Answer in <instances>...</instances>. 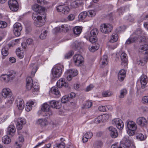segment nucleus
Wrapping results in <instances>:
<instances>
[{
    "instance_id": "obj_52",
    "label": "nucleus",
    "mask_w": 148,
    "mask_h": 148,
    "mask_svg": "<svg viewBox=\"0 0 148 148\" xmlns=\"http://www.w3.org/2000/svg\"><path fill=\"white\" fill-rule=\"evenodd\" d=\"M73 54V52L72 51H70L67 53H66L64 56L65 59H69L70 58Z\"/></svg>"
},
{
    "instance_id": "obj_10",
    "label": "nucleus",
    "mask_w": 148,
    "mask_h": 148,
    "mask_svg": "<svg viewBox=\"0 0 148 148\" xmlns=\"http://www.w3.org/2000/svg\"><path fill=\"white\" fill-rule=\"evenodd\" d=\"M68 75L67 76L66 79L68 81H71L72 77L77 75L78 74V71L75 69H71L67 70L66 71Z\"/></svg>"
},
{
    "instance_id": "obj_26",
    "label": "nucleus",
    "mask_w": 148,
    "mask_h": 148,
    "mask_svg": "<svg viewBox=\"0 0 148 148\" xmlns=\"http://www.w3.org/2000/svg\"><path fill=\"white\" fill-rule=\"evenodd\" d=\"M36 123L42 127L45 126L47 124V120L45 119H38L36 121Z\"/></svg>"
},
{
    "instance_id": "obj_39",
    "label": "nucleus",
    "mask_w": 148,
    "mask_h": 148,
    "mask_svg": "<svg viewBox=\"0 0 148 148\" xmlns=\"http://www.w3.org/2000/svg\"><path fill=\"white\" fill-rule=\"evenodd\" d=\"M81 32L82 28L80 27L76 26L74 28L73 32L74 34L76 35H79L81 33Z\"/></svg>"
},
{
    "instance_id": "obj_18",
    "label": "nucleus",
    "mask_w": 148,
    "mask_h": 148,
    "mask_svg": "<svg viewBox=\"0 0 148 148\" xmlns=\"http://www.w3.org/2000/svg\"><path fill=\"white\" fill-rule=\"evenodd\" d=\"M123 145L124 148H135L134 143L129 140H126Z\"/></svg>"
},
{
    "instance_id": "obj_5",
    "label": "nucleus",
    "mask_w": 148,
    "mask_h": 148,
    "mask_svg": "<svg viewBox=\"0 0 148 148\" xmlns=\"http://www.w3.org/2000/svg\"><path fill=\"white\" fill-rule=\"evenodd\" d=\"M142 32L140 30H137L134 32L130 37L127 40L125 43L130 44L135 42L139 36H141Z\"/></svg>"
},
{
    "instance_id": "obj_54",
    "label": "nucleus",
    "mask_w": 148,
    "mask_h": 148,
    "mask_svg": "<svg viewBox=\"0 0 148 148\" xmlns=\"http://www.w3.org/2000/svg\"><path fill=\"white\" fill-rule=\"evenodd\" d=\"M39 89L38 86L36 85V83H34L32 88V91L33 92L38 91Z\"/></svg>"
},
{
    "instance_id": "obj_59",
    "label": "nucleus",
    "mask_w": 148,
    "mask_h": 148,
    "mask_svg": "<svg viewBox=\"0 0 148 148\" xmlns=\"http://www.w3.org/2000/svg\"><path fill=\"white\" fill-rule=\"evenodd\" d=\"M139 39L140 42L145 43L146 42L147 40L145 36H140Z\"/></svg>"
},
{
    "instance_id": "obj_13",
    "label": "nucleus",
    "mask_w": 148,
    "mask_h": 148,
    "mask_svg": "<svg viewBox=\"0 0 148 148\" xmlns=\"http://www.w3.org/2000/svg\"><path fill=\"white\" fill-rule=\"evenodd\" d=\"M56 9L58 12L64 14H67L69 10L68 7L64 5H58Z\"/></svg>"
},
{
    "instance_id": "obj_51",
    "label": "nucleus",
    "mask_w": 148,
    "mask_h": 148,
    "mask_svg": "<svg viewBox=\"0 0 148 148\" xmlns=\"http://www.w3.org/2000/svg\"><path fill=\"white\" fill-rule=\"evenodd\" d=\"M47 33V30H45L42 33L40 36V39L42 40L45 38Z\"/></svg>"
},
{
    "instance_id": "obj_57",
    "label": "nucleus",
    "mask_w": 148,
    "mask_h": 148,
    "mask_svg": "<svg viewBox=\"0 0 148 148\" xmlns=\"http://www.w3.org/2000/svg\"><path fill=\"white\" fill-rule=\"evenodd\" d=\"M7 24L5 22L0 21V28H3L6 27Z\"/></svg>"
},
{
    "instance_id": "obj_1",
    "label": "nucleus",
    "mask_w": 148,
    "mask_h": 148,
    "mask_svg": "<svg viewBox=\"0 0 148 148\" xmlns=\"http://www.w3.org/2000/svg\"><path fill=\"white\" fill-rule=\"evenodd\" d=\"M32 8L34 11V12L32 14L33 19L35 21L38 19H42L41 16H38L37 13L41 14L43 13L45 11L44 8L37 4H36L33 5Z\"/></svg>"
},
{
    "instance_id": "obj_31",
    "label": "nucleus",
    "mask_w": 148,
    "mask_h": 148,
    "mask_svg": "<svg viewBox=\"0 0 148 148\" xmlns=\"http://www.w3.org/2000/svg\"><path fill=\"white\" fill-rule=\"evenodd\" d=\"M16 73L13 71H10L9 74L8 75V81L9 82L12 80L15 77Z\"/></svg>"
},
{
    "instance_id": "obj_37",
    "label": "nucleus",
    "mask_w": 148,
    "mask_h": 148,
    "mask_svg": "<svg viewBox=\"0 0 148 148\" xmlns=\"http://www.w3.org/2000/svg\"><path fill=\"white\" fill-rule=\"evenodd\" d=\"M8 48L4 47L3 48L1 51V54L3 56L2 58L3 59L5 58V57L8 54Z\"/></svg>"
},
{
    "instance_id": "obj_34",
    "label": "nucleus",
    "mask_w": 148,
    "mask_h": 148,
    "mask_svg": "<svg viewBox=\"0 0 148 148\" xmlns=\"http://www.w3.org/2000/svg\"><path fill=\"white\" fill-rule=\"evenodd\" d=\"M81 46V43L77 41H75L73 45V48L75 50L79 49Z\"/></svg>"
},
{
    "instance_id": "obj_44",
    "label": "nucleus",
    "mask_w": 148,
    "mask_h": 148,
    "mask_svg": "<svg viewBox=\"0 0 148 148\" xmlns=\"http://www.w3.org/2000/svg\"><path fill=\"white\" fill-rule=\"evenodd\" d=\"M87 13L86 12L84 11L81 12L79 15V18L81 20L84 19L87 16Z\"/></svg>"
},
{
    "instance_id": "obj_41",
    "label": "nucleus",
    "mask_w": 148,
    "mask_h": 148,
    "mask_svg": "<svg viewBox=\"0 0 148 148\" xmlns=\"http://www.w3.org/2000/svg\"><path fill=\"white\" fill-rule=\"evenodd\" d=\"M108 57L107 55H104L103 58H101V62L102 63V65L104 66L108 64L107 59Z\"/></svg>"
},
{
    "instance_id": "obj_24",
    "label": "nucleus",
    "mask_w": 148,
    "mask_h": 148,
    "mask_svg": "<svg viewBox=\"0 0 148 148\" xmlns=\"http://www.w3.org/2000/svg\"><path fill=\"white\" fill-rule=\"evenodd\" d=\"M15 131L16 129L15 126L13 125H10L8 126V128L7 134L13 136Z\"/></svg>"
},
{
    "instance_id": "obj_17",
    "label": "nucleus",
    "mask_w": 148,
    "mask_h": 148,
    "mask_svg": "<svg viewBox=\"0 0 148 148\" xmlns=\"http://www.w3.org/2000/svg\"><path fill=\"white\" fill-rule=\"evenodd\" d=\"M34 83L33 82L32 78L30 77H27L26 79V88L28 90L32 89Z\"/></svg>"
},
{
    "instance_id": "obj_42",
    "label": "nucleus",
    "mask_w": 148,
    "mask_h": 148,
    "mask_svg": "<svg viewBox=\"0 0 148 148\" xmlns=\"http://www.w3.org/2000/svg\"><path fill=\"white\" fill-rule=\"evenodd\" d=\"M127 93V91L125 89H123L120 91V95L119 96V97L120 99L123 98Z\"/></svg>"
},
{
    "instance_id": "obj_47",
    "label": "nucleus",
    "mask_w": 148,
    "mask_h": 148,
    "mask_svg": "<svg viewBox=\"0 0 148 148\" xmlns=\"http://www.w3.org/2000/svg\"><path fill=\"white\" fill-rule=\"evenodd\" d=\"M102 115H100L98 116L96 118H95L94 120L95 123L97 124L101 123V122H102Z\"/></svg>"
},
{
    "instance_id": "obj_28",
    "label": "nucleus",
    "mask_w": 148,
    "mask_h": 148,
    "mask_svg": "<svg viewBox=\"0 0 148 148\" xmlns=\"http://www.w3.org/2000/svg\"><path fill=\"white\" fill-rule=\"evenodd\" d=\"M17 106L19 110L23 109L24 107V103L23 100L21 99H18L16 101Z\"/></svg>"
},
{
    "instance_id": "obj_53",
    "label": "nucleus",
    "mask_w": 148,
    "mask_h": 148,
    "mask_svg": "<svg viewBox=\"0 0 148 148\" xmlns=\"http://www.w3.org/2000/svg\"><path fill=\"white\" fill-rule=\"evenodd\" d=\"M88 14V16L90 17H92L95 15L96 13L95 11L94 10H90L87 12Z\"/></svg>"
},
{
    "instance_id": "obj_6",
    "label": "nucleus",
    "mask_w": 148,
    "mask_h": 148,
    "mask_svg": "<svg viewBox=\"0 0 148 148\" xmlns=\"http://www.w3.org/2000/svg\"><path fill=\"white\" fill-rule=\"evenodd\" d=\"M62 66L60 64L56 65L52 69V73L54 77H60L62 71Z\"/></svg>"
},
{
    "instance_id": "obj_22",
    "label": "nucleus",
    "mask_w": 148,
    "mask_h": 148,
    "mask_svg": "<svg viewBox=\"0 0 148 148\" xmlns=\"http://www.w3.org/2000/svg\"><path fill=\"white\" fill-rule=\"evenodd\" d=\"M125 74L126 72L123 69H121L119 71L118 75V77L119 81L122 82L123 80L125 77Z\"/></svg>"
},
{
    "instance_id": "obj_36",
    "label": "nucleus",
    "mask_w": 148,
    "mask_h": 148,
    "mask_svg": "<svg viewBox=\"0 0 148 148\" xmlns=\"http://www.w3.org/2000/svg\"><path fill=\"white\" fill-rule=\"evenodd\" d=\"M92 105V103L90 101H86L83 104L82 108L83 109L89 108Z\"/></svg>"
},
{
    "instance_id": "obj_45",
    "label": "nucleus",
    "mask_w": 148,
    "mask_h": 148,
    "mask_svg": "<svg viewBox=\"0 0 148 148\" xmlns=\"http://www.w3.org/2000/svg\"><path fill=\"white\" fill-rule=\"evenodd\" d=\"M41 19H38L34 22V24L37 27H39L43 26L44 25V23L42 22Z\"/></svg>"
},
{
    "instance_id": "obj_50",
    "label": "nucleus",
    "mask_w": 148,
    "mask_h": 148,
    "mask_svg": "<svg viewBox=\"0 0 148 148\" xmlns=\"http://www.w3.org/2000/svg\"><path fill=\"white\" fill-rule=\"evenodd\" d=\"M67 95L63 96L61 99V101L62 103H65L68 102L69 100V98Z\"/></svg>"
},
{
    "instance_id": "obj_29",
    "label": "nucleus",
    "mask_w": 148,
    "mask_h": 148,
    "mask_svg": "<svg viewBox=\"0 0 148 148\" xmlns=\"http://www.w3.org/2000/svg\"><path fill=\"white\" fill-rule=\"evenodd\" d=\"M34 103L32 101H29L26 104L25 109L27 112L29 111L32 109L33 106L34 105Z\"/></svg>"
},
{
    "instance_id": "obj_49",
    "label": "nucleus",
    "mask_w": 148,
    "mask_h": 148,
    "mask_svg": "<svg viewBox=\"0 0 148 148\" xmlns=\"http://www.w3.org/2000/svg\"><path fill=\"white\" fill-rule=\"evenodd\" d=\"M0 79L2 81H5L6 82H8V75L3 74L0 77Z\"/></svg>"
},
{
    "instance_id": "obj_14",
    "label": "nucleus",
    "mask_w": 148,
    "mask_h": 148,
    "mask_svg": "<svg viewBox=\"0 0 148 148\" xmlns=\"http://www.w3.org/2000/svg\"><path fill=\"white\" fill-rule=\"evenodd\" d=\"M16 127L17 130H21L23 128V125L26 124V120L24 118H20L16 119Z\"/></svg>"
},
{
    "instance_id": "obj_15",
    "label": "nucleus",
    "mask_w": 148,
    "mask_h": 148,
    "mask_svg": "<svg viewBox=\"0 0 148 148\" xmlns=\"http://www.w3.org/2000/svg\"><path fill=\"white\" fill-rule=\"evenodd\" d=\"M56 85L57 87L59 88L63 86L65 88H67L68 87V83L65 81L64 79L62 78L60 79L58 81Z\"/></svg>"
},
{
    "instance_id": "obj_2",
    "label": "nucleus",
    "mask_w": 148,
    "mask_h": 148,
    "mask_svg": "<svg viewBox=\"0 0 148 148\" xmlns=\"http://www.w3.org/2000/svg\"><path fill=\"white\" fill-rule=\"evenodd\" d=\"M52 113L50 106L47 103H44L42 106L41 110L38 112L39 115L42 114L43 116L47 118L52 115Z\"/></svg>"
},
{
    "instance_id": "obj_61",
    "label": "nucleus",
    "mask_w": 148,
    "mask_h": 148,
    "mask_svg": "<svg viewBox=\"0 0 148 148\" xmlns=\"http://www.w3.org/2000/svg\"><path fill=\"white\" fill-rule=\"evenodd\" d=\"M99 109L100 111L104 112L106 111L107 109L105 106H101L99 107Z\"/></svg>"
},
{
    "instance_id": "obj_21",
    "label": "nucleus",
    "mask_w": 148,
    "mask_h": 148,
    "mask_svg": "<svg viewBox=\"0 0 148 148\" xmlns=\"http://www.w3.org/2000/svg\"><path fill=\"white\" fill-rule=\"evenodd\" d=\"M121 65H124V66H127V54L124 52L122 53L121 55Z\"/></svg>"
},
{
    "instance_id": "obj_20",
    "label": "nucleus",
    "mask_w": 148,
    "mask_h": 148,
    "mask_svg": "<svg viewBox=\"0 0 148 148\" xmlns=\"http://www.w3.org/2000/svg\"><path fill=\"white\" fill-rule=\"evenodd\" d=\"M136 123L138 125L141 126H144L147 123L146 119L143 117L138 118L136 120Z\"/></svg>"
},
{
    "instance_id": "obj_19",
    "label": "nucleus",
    "mask_w": 148,
    "mask_h": 148,
    "mask_svg": "<svg viewBox=\"0 0 148 148\" xmlns=\"http://www.w3.org/2000/svg\"><path fill=\"white\" fill-rule=\"evenodd\" d=\"M140 82L142 88H144L147 82V79L146 76L144 75H142L140 78Z\"/></svg>"
},
{
    "instance_id": "obj_46",
    "label": "nucleus",
    "mask_w": 148,
    "mask_h": 148,
    "mask_svg": "<svg viewBox=\"0 0 148 148\" xmlns=\"http://www.w3.org/2000/svg\"><path fill=\"white\" fill-rule=\"evenodd\" d=\"M99 33V30L97 28H94L92 29L90 32V36L94 37H96Z\"/></svg>"
},
{
    "instance_id": "obj_64",
    "label": "nucleus",
    "mask_w": 148,
    "mask_h": 148,
    "mask_svg": "<svg viewBox=\"0 0 148 148\" xmlns=\"http://www.w3.org/2000/svg\"><path fill=\"white\" fill-rule=\"evenodd\" d=\"M27 43L29 45H33L34 44L33 40L31 38H29L26 40Z\"/></svg>"
},
{
    "instance_id": "obj_9",
    "label": "nucleus",
    "mask_w": 148,
    "mask_h": 148,
    "mask_svg": "<svg viewBox=\"0 0 148 148\" xmlns=\"http://www.w3.org/2000/svg\"><path fill=\"white\" fill-rule=\"evenodd\" d=\"M8 3L9 8L11 10L16 11L18 10L19 5L16 0H10Z\"/></svg>"
},
{
    "instance_id": "obj_43",
    "label": "nucleus",
    "mask_w": 148,
    "mask_h": 148,
    "mask_svg": "<svg viewBox=\"0 0 148 148\" xmlns=\"http://www.w3.org/2000/svg\"><path fill=\"white\" fill-rule=\"evenodd\" d=\"M51 91L52 93L56 95H59L60 92L58 90V88L55 87H53L51 89Z\"/></svg>"
},
{
    "instance_id": "obj_25",
    "label": "nucleus",
    "mask_w": 148,
    "mask_h": 148,
    "mask_svg": "<svg viewBox=\"0 0 148 148\" xmlns=\"http://www.w3.org/2000/svg\"><path fill=\"white\" fill-rule=\"evenodd\" d=\"M82 3V0H77L71 3L70 5L72 8H75L81 5Z\"/></svg>"
},
{
    "instance_id": "obj_58",
    "label": "nucleus",
    "mask_w": 148,
    "mask_h": 148,
    "mask_svg": "<svg viewBox=\"0 0 148 148\" xmlns=\"http://www.w3.org/2000/svg\"><path fill=\"white\" fill-rule=\"evenodd\" d=\"M142 101L143 103L148 104V96L143 97L142 98Z\"/></svg>"
},
{
    "instance_id": "obj_55",
    "label": "nucleus",
    "mask_w": 148,
    "mask_h": 148,
    "mask_svg": "<svg viewBox=\"0 0 148 148\" xmlns=\"http://www.w3.org/2000/svg\"><path fill=\"white\" fill-rule=\"evenodd\" d=\"M61 31L64 32H67L69 30V29L66 25H62L61 27Z\"/></svg>"
},
{
    "instance_id": "obj_30",
    "label": "nucleus",
    "mask_w": 148,
    "mask_h": 148,
    "mask_svg": "<svg viewBox=\"0 0 148 148\" xmlns=\"http://www.w3.org/2000/svg\"><path fill=\"white\" fill-rule=\"evenodd\" d=\"M30 68L32 70L31 75L32 76H34L37 70V67L34 64L32 63L30 65Z\"/></svg>"
},
{
    "instance_id": "obj_62",
    "label": "nucleus",
    "mask_w": 148,
    "mask_h": 148,
    "mask_svg": "<svg viewBox=\"0 0 148 148\" xmlns=\"http://www.w3.org/2000/svg\"><path fill=\"white\" fill-rule=\"evenodd\" d=\"M111 94L108 91H104L102 93V95L104 97L110 96Z\"/></svg>"
},
{
    "instance_id": "obj_23",
    "label": "nucleus",
    "mask_w": 148,
    "mask_h": 148,
    "mask_svg": "<svg viewBox=\"0 0 148 148\" xmlns=\"http://www.w3.org/2000/svg\"><path fill=\"white\" fill-rule=\"evenodd\" d=\"M141 49L143 50V51H145V53L146 55V56L144 58V60L146 63L148 60L147 55L148 53V45L147 44L144 45L141 48Z\"/></svg>"
},
{
    "instance_id": "obj_8",
    "label": "nucleus",
    "mask_w": 148,
    "mask_h": 148,
    "mask_svg": "<svg viewBox=\"0 0 148 148\" xmlns=\"http://www.w3.org/2000/svg\"><path fill=\"white\" fill-rule=\"evenodd\" d=\"M112 28V26L109 24H104L100 26V28L101 32L106 34H108L111 32Z\"/></svg>"
},
{
    "instance_id": "obj_32",
    "label": "nucleus",
    "mask_w": 148,
    "mask_h": 148,
    "mask_svg": "<svg viewBox=\"0 0 148 148\" xmlns=\"http://www.w3.org/2000/svg\"><path fill=\"white\" fill-rule=\"evenodd\" d=\"M58 102L54 100H52L49 102L50 106L53 108L59 109L60 108V107L58 106Z\"/></svg>"
},
{
    "instance_id": "obj_63",
    "label": "nucleus",
    "mask_w": 148,
    "mask_h": 148,
    "mask_svg": "<svg viewBox=\"0 0 148 148\" xmlns=\"http://www.w3.org/2000/svg\"><path fill=\"white\" fill-rule=\"evenodd\" d=\"M69 98V100L74 98L75 96V93L72 92L69 95H67Z\"/></svg>"
},
{
    "instance_id": "obj_16",
    "label": "nucleus",
    "mask_w": 148,
    "mask_h": 148,
    "mask_svg": "<svg viewBox=\"0 0 148 148\" xmlns=\"http://www.w3.org/2000/svg\"><path fill=\"white\" fill-rule=\"evenodd\" d=\"M108 130L110 131V136L112 138H115L117 137L118 133L116 128L113 127L111 126L108 128Z\"/></svg>"
},
{
    "instance_id": "obj_3",
    "label": "nucleus",
    "mask_w": 148,
    "mask_h": 148,
    "mask_svg": "<svg viewBox=\"0 0 148 148\" xmlns=\"http://www.w3.org/2000/svg\"><path fill=\"white\" fill-rule=\"evenodd\" d=\"M2 95L5 98L7 99V102L10 104L12 103L14 100L11 90L8 88H3L2 92Z\"/></svg>"
},
{
    "instance_id": "obj_11",
    "label": "nucleus",
    "mask_w": 148,
    "mask_h": 148,
    "mask_svg": "<svg viewBox=\"0 0 148 148\" xmlns=\"http://www.w3.org/2000/svg\"><path fill=\"white\" fill-rule=\"evenodd\" d=\"M73 59L75 65L77 66H79L84 62L83 57L79 54L75 55Z\"/></svg>"
},
{
    "instance_id": "obj_60",
    "label": "nucleus",
    "mask_w": 148,
    "mask_h": 148,
    "mask_svg": "<svg viewBox=\"0 0 148 148\" xmlns=\"http://www.w3.org/2000/svg\"><path fill=\"white\" fill-rule=\"evenodd\" d=\"M56 145L58 148H64L65 147V144L63 142L59 144H56Z\"/></svg>"
},
{
    "instance_id": "obj_4",
    "label": "nucleus",
    "mask_w": 148,
    "mask_h": 148,
    "mask_svg": "<svg viewBox=\"0 0 148 148\" xmlns=\"http://www.w3.org/2000/svg\"><path fill=\"white\" fill-rule=\"evenodd\" d=\"M128 129L127 132L130 136H132L135 134L137 129V127L135 123L132 121H128L127 124Z\"/></svg>"
},
{
    "instance_id": "obj_40",
    "label": "nucleus",
    "mask_w": 148,
    "mask_h": 148,
    "mask_svg": "<svg viewBox=\"0 0 148 148\" xmlns=\"http://www.w3.org/2000/svg\"><path fill=\"white\" fill-rule=\"evenodd\" d=\"M2 141L4 144H7L10 143L11 140L9 136L6 135L5 136L2 138Z\"/></svg>"
},
{
    "instance_id": "obj_7",
    "label": "nucleus",
    "mask_w": 148,
    "mask_h": 148,
    "mask_svg": "<svg viewBox=\"0 0 148 148\" xmlns=\"http://www.w3.org/2000/svg\"><path fill=\"white\" fill-rule=\"evenodd\" d=\"M22 27L21 23H16L13 26V31L14 35L16 36H18L21 35V32L22 29Z\"/></svg>"
},
{
    "instance_id": "obj_33",
    "label": "nucleus",
    "mask_w": 148,
    "mask_h": 148,
    "mask_svg": "<svg viewBox=\"0 0 148 148\" xmlns=\"http://www.w3.org/2000/svg\"><path fill=\"white\" fill-rule=\"evenodd\" d=\"M118 39V35L116 34H113L111 37V38L109 42L111 43H114L116 42Z\"/></svg>"
},
{
    "instance_id": "obj_35",
    "label": "nucleus",
    "mask_w": 148,
    "mask_h": 148,
    "mask_svg": "<svg viewBox=\"0 0 148 148\" xmlns=\"http://www.w3.org/2000/svg\"><path fill=\"white\" fill-rule=\"evenodd\" d=\"M99 48V45L97 43L92 44V46L89 49V50L92 52H94L97 50Z\"/></svg>"
},
{
    "instance_id": "obj_38",
    "label": "nucleus",
    "mask_w": 148,
    "mask_h": 148,
    "mask_svg": "<svg viewBox=\"0 0 148 148\" xmlns=\"http://www.w3.org/2000/svg\"><path fill=\"white\" fill-rule=\"evenodd\" d=\"M102 145L103 143L101 141L97 140L94 143L93 146L94 148H101Z\"/></svg>"
},
{
    "instance_id": "obj_12",
    "label": "nucleus",
    "mask_w": 148,
    "mask_h": 148,
    "mask_svg": "<svg viewBox=\"0 0 148 148\" xmlns=\"http://www.w3.org/2000/svg\"><path fill=\"white\" fill-rule=\"evenodd\" d=\"M113 124L116 126L117 128L119 130H122L124 127V123L122 120L119 118L113 119L112 121Z\"/></svg>"
},
{
    "instance_id": "obj_56",
    "label": "nucleus",
    "mask_w": 148,
    "mask_h": 148,
    "mask_svg": "<svg viewBox=\"0 0 148 148\" xmlns=\"http://www.w3.org/2000/svg\"><path fill=\"white\" fill-rule=\"evenodd\" d=\"M136 138L140 140H144V135L141 133L139 134L136 136Z\"/></svg>"
},
{
    "instance_id": "obj_48",
    "label": "nucleus",
    "mask_w": 148,
    "mask_h": 148,
    "mask_svg": "<svg viewBox=\"0 0 148 148\" xmlns=\"http://www.w3.org/2000/svg\"><path fill=\"white\" fill-rule=\"evenodd\" d=\"M89 40L92 44L96 43V42L97 41V39L96 37L90 36L89 38Z\"/></svg>"
},
{
    "instance_id": "obj_27",
    "label": "nucleus",
    "mask_w": 148,
    "mask_h": 148,
    "mask_svg": "<svg viewBox=\"0 0 148 148\" xmlns=\"http://www.w3.org/2000/svg\"><path fill=\"white\" fill-rule=\"evenodd\" d=\"M93 136V134L92 132H86L83 136L82 138L83 141L84 143L86 142L88 140V138H91Z\"/></svg>"
}]
</instances>
